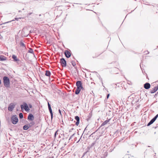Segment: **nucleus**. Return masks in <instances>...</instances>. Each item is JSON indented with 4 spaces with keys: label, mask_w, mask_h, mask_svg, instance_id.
<instances>
[{
    "label": "nucleus",
    "mask_w": 158,
    "mask_h": 158,
    "mask_svg": "<svg viewBox=\"0 0 158 158\" xmlns=\"http://www.w3.org/2000/svg\"><path fill=\"white\" fill-rule=\"evenodd\" d=\"M20 107L22 110H23V108L25 109V110L26 111H28L30 109L28 107V106L27 105V104L25 103L24 102L23 103V105H21L20 106Z\"/></svg>",
    "instance_id": "obj_3"
},
{
    "label": "nucleus",
    "mask_w": 158,
    "mask_h": 158,
    "mask_svg": "<svg viewBox=\"0 0 158 158\" xmlns=\"http://www.w3.org/2000/svg\"><path fill=\"white\" fill-rule=\"evenodd\" d=\"M48 109H49V110L50 113H52V109H51V105L48 102Z\"/></svg>",
    "instance_id": "obj_17"
},
{
    "label": "nucleus",
    "mask_w": 158,
    "mask_h": 158,
    "mask_svg": "<svg viewBox=\"0 0 158 158\" xmlns=\"http://www.w3.org/2000/svg\"><path fill=\"white\" fill-rule=\"evenodd\" d=\"M75 119L76 120L77 122L75 123L76 125L78 126L79 123L80 118L78 116H76L75 117Z\"/></svg>",
    "instance_id": "obj_10"
},
{
    "label": "nucleus",
    "mask_w": 158,
    "mask_h": 158,
    "mask_svg": "<svg viewBox=\"0 0 158 158\" xmlns=\"http://www.w3.org/2000/svg\"><path fill=\"white\" fill-rule=\"evenodd\" d=\"M64 54L67 58L71 56L70 52L68 51H66L64 52Z\"/></svg>",
    "instance_id": "obj_11"
},
{
    "label": "nucleus",
    "mask_w": 158,
    "mask_h": 158,
    "mask_svg": "<svg viewBox=\"0 0 158 158\" xmlns=\"http://www.w3.org/2000/svg\"><path fill=\"white\" fill-rule=\"evenodd\" d=\"M109 94H108L107 96V98H108L109 97Z\"/></svg>",
    "instance_id": "obj_30"
},
{
    "label": "nucleus",
    "mask_w": 158,
    "mask_h": 158,
    "mask_svg": "<svg viewBox=\"0 0 158 158\" xmlns=\"http://www.w3.org/2000/svg\"><path fill=\"white\" fill-rule=\"evenodd\" d=\"M61 65L63 67H65L66 66V61L64 58H61L60 60Z\"/></svg>",
    "instance_id": "obj_5"
},
{
    "label": "nucleus",
    "mask_w": 158,
    "mask_h": 158,
    "mask_svg": "<svg viewBox=\"0 0 158 158\" xmlns=\"http://www.w3.org/2000/svg\"><path fill=\"white\" fill-rule=\"evenodd\" d=\"M12 58L13 59L14 61L17 62L19 60V59L17 58V56L15 55H13Z\"/></svg>",
    "instance_id": "obj_13"
},
{
    "label": "nucleus",
    "mask_w": 158,
    "mask_h": 158,
    "mask_svg": "<svg viewBox=\"0 0 158 158\" xmlns=\"http://www.w3.org/2000/svg\"><path fill=\"white\" fill-rule=\"evenodd\" d=\"M110 120V119H109L108 120H107L105 121L104 122H103V123H102V124L101 125V126H104L108 122H109Z\"/></svg>",
    "instance_id": "obj_15"
},
{
    "label": "nucleus",
    "mask_w": 158,
    "mask_h": 158,
    "mask_svg": "<svg viewBox=\"0 0 158 158\" xmlns=\"http://www.w3.org/2000/svg\"><path fill=\"white\" fill-rule=\"evenodd\" d=\"M6 60V57L3 56H0V61H3Z\"/></svg>",
    "instance_id": "obj_16"
},
{
    "label": "nucleus",
    "mask_w": 158,
    "mask_h": 158,
    "mask_svg": "<svg viewBox=\"0 0 158 158\" xmlns=\"http://www.w3.org/2000/svg\"><path fill=\"white\" fill-rule=\"evenodd\" d=\"M31 13H29V15H30L31 14Z\"/></svg>",
    "instance_id": "obj_32"
},
{
    "label": "nucleus",
    "mask_w": 158,
    "mask_h": 158,
    "mask_svg": "<svg viewBox=\"0 0 158 158\" xmlns=\"http://www.w3.org/2000/svg\"><path fill=\"white\" fill-rule=\"evenodd\" d=\"M27 31V29H23L22 30V32L23 34H24V33H25V31Z\"/></svg>",
    "instance_id": "obj_23"
},
{
    "label": "nucleus",
    "mask_w": 158,
    "mask_h": 158,
    "mask_svg": "<svg viewBox=\"0 0 158 158\" xmlns=\"http://www.w3.org/2000/svg\"><path fill=\"white\" fill-rule=\"evenodd\" d=\"M58 111H59V112L60 114V115H61V111L60 110V109H59Z\"/></svg>",
    "instance_id": "obj_26"
},
{
    "label": "nucleus",
    "mask_w": 158,
    "mask_h": 158,
    "mask_svg": "<svg viewBox=\"0 0 158 158\" xmlns=\"http://www.w3.org/2000/svg\"><path fill=\"white\" fill-rule=\"evenodd\" d=\"M46 73H45V75L48 77H50L51 75V73L48 70L46 71Z\"/></svg>",
    "instance_id": "obj_18"
},
{
    "label": "nucleus",
    "mask_w": 158,
    "mask_h": 158,
    "mask_svg": "<svg viewBox=\"0 0 158 158\" xmlns=\"http://www.w3.org/2000/svg\"><path fill=\"white\" fill-rule=\"evenodd\" d=\"M33 51L32 48H30L29 50L28 51V52L33 53Z\"/></svg>",
    "instance_id": "obj_21"
},
{
    "label": "nucleus",
    "mask_w": 158,
    "mask_h": 158,
    "mask_svg": "<svg viewBox=\"0 0 158 158\" xmlns=\"http://www.w3.org/2000/svg\"><path fill=\"white\" fill-rule=\"evenodd\" d=\"M158 117V114L156 115L148 123L147 126H148L153 123L157 119Z\"/></svg>",
    "instance_id": "obj_4"
},
{
    "label": "nucleus",
    "mask_w": 158,
    "mask_h": 158,
    "mask_svg": "<svg viewBox=\"0 0 158 158\" xmlns=\"http://www.w3.org/2000/svg\"><path fill=\"white\" fill-rule=\"evenodd\" d=\"M28 119L31 121L33 120L34 119L33 115L31 114H30L28 116Z\"/></svg>",
    "instance_id": "obj_12"
},
{
    "label": "nucleus",
    "mask_w": 158,
    "mask_h": 158,
    "mask_svg": "<svg viewBox=\"0 0 158 158\" xmlns=\"http://www.w3.org/2000/svg\"><path fill=\"white\" fill-rule=\"evenodd\" d=\"M102 81V84L103 85V82L102 81H102Z\"/></svg>",
    "instance_id": "obj_31"
},
{
    "label": "nucleus",
    "mask_w": 158,
    "mask_h": 158,
    "mask_svg": "<svg viewBox=\"0 0 158 158\" xmlns=\"http://www.w3.org/2000/svg\"><path fill=\"white\" fill-rule=\"evenodd\" d=\"M15 105L13 103H10L8 107V110L10 111H11L15 108Z\"/></svg>",
    "instance_id": "obj_6"
},
{
    "label": "nucleus",
    "mask_w": 158,
    "mask_h": 158,
    "mask_svg": "<svg viewBox=\"0 0 158 158\" xmlns=\"http://www.w3.org/2000/svg\"><path fill=\"white\" fill-rule=\"evenodd\" d=\"M20 45L21 46L25 48V44H24V43L22 42L21 41L20 43Z\"/></svg>",
    "instance_id": "obj_19"
},
{
    "label": "nucleus",
    "mask_w": 158,
    "mask_h": 158,
    "mask_svg": "<svg viewBox=\"0 0 158 158\" xmlns=\"http://www.w3.org/2000/svg\"><path fill=\"white\" fill-rule=\"evenodd\" d=\"M19 117L20 118H22L23 117V114L22 113H20L19 114Z\"/></svg>",
    "instance_id": "obj_22"
},
{
    "label": "nucleus",
    "mask_w": 158,
    "mask_h": 158,
    "mask_svg": "<svg viewBox=\"0 0 158 158\" xmlns=\"http://www.w3.org/2000/svg\"><path fill=\"white\" fill-rule=\"evenodd\" d=\"M3 83L5 87H8L9 86L10 81L9 78L7 77H4L3 78Z\"/></svg>",
    "instance_id": "obj_1"
},
{
    "label": "nucleus",
    "mask_w": 158,
    "mask_h": 158,
    "mask_svg": "<svg viewBox=\"0 0 158 158\" xmlns=\"http://www.w3.org/2000/svg\"><path fill=\"white\" fill-rule=\"evenodd\" d=\"M158 89V86H157L156 87H154L151 90L150 92L151 94H153Z\"/></svg>",
    "instance_id": "obj_8"
},
{
    "label": "nucleus",
    "mask_w": 158,
    "mask_h": 158,
    "mask_svg": "<svg viewBox=\"0 0 158 158\" xmlns=\"http://www.w3.org/2000/svg\"><path fill=\"white\" fill-rule=\"evenodd\" d=\"M59 130H58L55 133V134H54V137L55 138L56 137V135L57 134H58V133H57V132H58Z\"/></svg>",
    "instance_id": "obj_24"
},
{
    "label": "nucleus",
    "mask_w": 158,
    "mask_h": 158,
    "mask_svg": "<svg viewBox=\"0 0 158 158\" xmlns=\"http://www.w3.org/2000/svg\"><path fill=\"white\" fill-rule=\"evenodd\" d=\"M76 86L77 87L81 88H83V87L82 86V83L81 81H78L76 82Z\"/></svg>",
    "instance_id": "obj_7"
},
{
    "label": "nucleus",
    "mask_w": 158,
    "mask_h": 158,
    "mask_svg": "<svg viewBox=\"0 0 158 158\" xmlns=\"http://www.w3.org/2000/svg\"><path fill=\"white\" fill-rule=\"evenodd\" d=\"M11 121L13 124H16L18 121V119L16 115L12 116L11 118Z\"/></svg>",
    "instance_id": "obj_2"
},
{
    "label": "nucleus",
    "mask_w": 158,
    "mask_h": 158,
    "mask_svg": "<svg viewBox=\"0 0 158 158\" xmlns=\"http://www.w3.org/2000/svg\"><path fill=\"white\" fill-rule=\"evenodd\" d=\"M29 128V127L26 125H24L23 127V129L24 130H27Z\"/></svg>",
    "instance_id": "obj_20"
},
{
    "label": "nucleus",
    "mask_w": 158,
    "mask_h": 158,
    "mask_svg": "<svg viewBox=\"0 0 158 158\" xmlns=\"http://www.w3.org/2000/svg\"><path fill=\"white\" fill-rule=\"evenodd\" d=\"M50 114H51V118L52 119L53 118V113H50Z\"/></svg>",
    "instance_id": "obj_27"
},
{
    "label": "nucleus",
    "mask_w": 158,
    "mask_h": 158,
    "mask_svg": "<svg viewBox=\"0 0 158 158\" xmlns=\"http://www.w3.org/2000/svg\"><path fill=\"white\" fill-rule=\"evenodd\" d=\"M28 35V33H27L26 35H24V36H27Z\"/></svg>",
    "instance_id": "obj_29"
},
{
    "label": "nucleus",
    "mask_w": 158,
    "mask_h": 158,
    "mask_svg": "<svg viewBox=\"0 0 158 158\" xmlns=\"http://www.w3.org/2000/svg\"><path fill=\"white\" fill-rule=\"evenodd\" d=\"M72 65L73 66H74L76 65V64H75V62L74 61H72Z\"/></svg>",
    "instance_id": "obj_25"
},
{
    "label": "nucleus",
    "mask_w": 158,
    "mask_h": 158,
    "mask_svg": "<svg viewBox=\"0 0 158 158\" xmlns=\"http://www.w3.org/2000/svg\"><path fill=\"white\" fill-rule=\"evenodd\" d=\"M29 107L30 108H32V105L31 104H29Z\"/></svg>",
    "instance_id": "obj_28"
},
{
    "label": "nucleus",
    "mask_w": 158,
    "mask_h": 158,
    "mask_svg": "<svg viewBox=\"0 0 158 158\" xmlns=\"http://www.w3.org/2000/svg\"><path fill=\"white\" fill-rule=\"evenodd\" d=\"M144 87L145 89H148L150 87V85L149 83H146L144 84Z\"/></svg>",
    "instance_id": "obj_9"
},
{
    "label": "nucleus",
    "mask_w": 158,
    "mask_h": 158,
    "mask_svg": "<svg viewBox=\"0 0 158 158\" xmlns=\"http://www.w3.org/2000/svg\"><path fill=\"white\" fill-rule=\"evenodd\" d=\"M81 89H82V88H77V89L75 90V93L76 94H78L80 91L81 90Z\"/></svg>",
    "instance_id": "obj_14"
}]
</instances>
